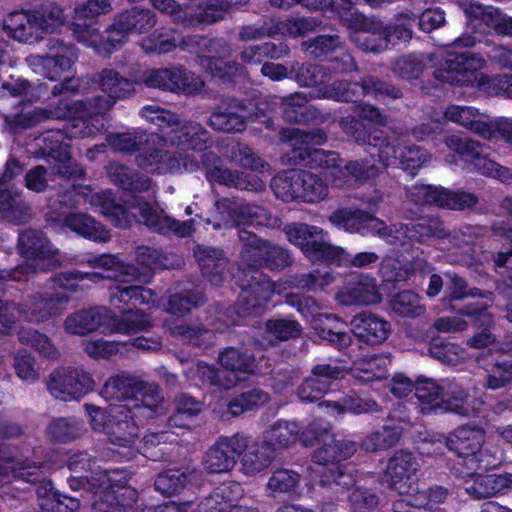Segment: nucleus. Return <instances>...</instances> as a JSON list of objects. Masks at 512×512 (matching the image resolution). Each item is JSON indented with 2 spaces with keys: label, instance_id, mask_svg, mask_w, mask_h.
<instances>
[{
  "label": "nucleus",
  "instance_id": "nucleus-9",
  "mask_svg": "<svg viewBox=\"0 0 512 512\" xmlns=\"http://www.w3.org/2000/svg\"><path fill=\"white\" fill-rule=\"evenodd\" d=\"M288 241L299 247L309 258L334 261L344 254V249L334 246L328 239V233L321 227L307 223H291L284 227Z\"/></svg>",
  "mask_w": 512,
  "mask_h": 512
},
{
  "label": "nucleus",
  "instance_id": "nucleus-8",
  "mask_svg": "<svg viewBox=\"0 0 512 512\" xmlns=\"http://www.w3.org/2000/svg\"><path fill=\"white\" fill-rule=\"evenodd\" d=\"M269 109L270 104L267 100L259 102L255 107L233 101L225 107L215 109L210 115L208 124L214 130L226 133L244 131L248 121H259L272 129L273 121L267 117Z\"/></svg>",
  "mask_w": 512,
  "mask_h": 512
},
{
  "label": "nucleus",
  "instance_id": "nucleus-55",
  "mask_svg": "<svg viewBox=\"0 0 512 512\" xmlns=\"http://www.w3.org/2000/svg\"><path fill=\"white\" fill-rule=\"evenodd\" d=\"M290 71L294 74V79L306 87L323 85L330 79V70L323 65L292 62Z\"/></svg>",
  "mask_w": 512,
  "mask_h": 512
},
{
  "label": "nucleus",
  "instance_id": "nucleus-47",
  "mask_svg": "<svg viewBox=\"0 0 512 512\" xmlns=\"http://www.w3.org/2000/svg\"><path fill=\"white\" fill-rule=\"evenodd\" d=\"M289 53L290 49L285 43L264 42L244 47L239 53V58L245 64H263L265 59L280 60Z\"/></svg>",
  "mask_w": 512,
  "mask_h": 512
},
{
  "label": "nucleus",
  "instance_id": "nucleus-61",
  "mask_svg": "<svg viewBox=\"0 0 512 512\" xmlns=\"http://www.w3.org/2000/svg\"><path fill=\"white\" fill-rule=\"evenodd\" d=\"M270 400L269 394L259 388H254L245 391L232 399L228 404V413L236 417L246 411L257 409L260 406L268 403Z\"/></svg>",
  "mask_w": 512,
  "mask_h": 512
},
{
  "label": "nucleus",
  "instance_id": "nucleus-62",
  "mask_svg": "<svg viewBox=\"0 0 512 512\" xmlns=\"http://www.w3.org/2000/svg\"><path fill=\"white\" fill-rule=\"evenodd\" d=\"M401 437L399 426L385 425L371 433L362 442V448L367 452H377L395 446Z\"/></svg>",
  "mask_w": 512,
  "mask_h": 512
},
{
  "label": "nucleus",
  "instance_id": "nucleus-5",
  "mask_svg": "<svg viewBox=\"0 0 512 512\" xmlns=\"http://www.w3.org/2000/svg\"><path fill=\"white\" fill-rule=\"evenodd\" d=\"M94 82L104 96H97L89 102L77 101L75 104L77 111H83L91 120L95 121L111 109L116 101L133 96L139 79H130L122 76L113 68H104L94 76ZM100 120L102 121L101 118Z\"/></svg>",
  "mask_w": 512,
  "mask_h": 512
},
{
  "label": "nucleus",
  "instance_id": "nucleus-19",
  "mask_svg": "<svg viewBox=\"0 0 512 512\" xmlns=\"http://www.w3.org/2000/svg\"><path fill=\"white\" fill-rule=\"evenodd\" d=\"M134 214L138 221L162 235L187 237L192 233V220L179 221L161 209L152 207L147 202L139 203Z\"/></svg>",
  "mask_w": 512,
  "mask_h": 512
},
{
  "label": "nucleus",
  "instance_id": "nucleus-16",
  "mask_svg": "<svg viewBox=\"0 0 512 512\" xmlns=\"http://www.w3.org/2000/svg\"><path fill=\"white\" fill-rule=\"evenodd\" d=\"M248 437L236 433L221 436L206 451L202 464L208 473H227L234 469L237 460L247 448Z\"/></svg>",
  "mask_w": 512,
  "mask_h": 512
},
{
  "label": "nucleus",
  "instance_id": "nucleus-33",
  "mask_svg": "<svg viewBox=\"0 0 512 512\" xmlns=\"http://www.w3.org/2000/svg\"><path fill=\"white\" fill-rule=\"evenodd\" d=\"M141 379L127 372H119L110 376L104 383L101 395L107 401L130 403L137 394Z\"/></svg>",
  "mask_w": 512,
  "mask_h": 512
},
{
  "label": "nucleus",
  "instance_id": "nucleus-37",
  "mask_svg": "<svg viewBox=\"0 0 512 512\" xmlns=\"http://www.w3.org/2000/svg\"><path fill=\"white\" fill-rule=\"evenodd\" d=\"M275 454L263 440L249 445L240 455V471L247 476H255L266 470L274 461Z\"/></svg>",
  "mask_w": 512,
  "mask_h": 512
},
{
  "label": "nucleus",
  "instance_id": "nucleus-3",
  "mask_svg": "<svg viewBox=\"0 0 512 512\" xmlns=\"http://www.w3.org/2000/svg\"><path fill=\"white\" fill-rule=\"evenodd\" d=\"M65 21L61 7L49 4L37 10L14 11L4 20V30L14 39L33 44L54 33Z\"/></svg>",
  "mask_w": 512,
  "mask_h": 512
},
{
  "label": "nucleus",
  "instance_id": "nucleus-4",
  "mask_svg": "<svg viewBox=\"0 0 512 512\" xmlns=\"http://www.w3.org/2000/svg\"><path fill=\"white\" fill-rule=\"evenodd\" d=\"M64 113L66 117H72L75 114L78 118L64 129L48 132L44 137V142L50 154L53 156L58 155L62 162L68 161L69 163V165L59 167L56 173L66 177H81L84 174V170L78 165L72 167L68 153L69 144L66 140L94 137L101 131L104 124L100 119L91 120L83 111H77L75 103L73 107L68 108L67 112Z\"/></svg>",
  "mask_w": 512,
  "mask_h": 512
},
{
  "label": "nucleus",
  "instance_id": "nucleus-35",
  "mask_svg": "<svg viewBox=\"0 0 512 512\" xmlns=\"http://www.w3.org/2000/svg\"><path fill=\"white\" fill-rule=\"evenodd\" d=\"M32 218L28 203L21 199V193L13 189L0 190V219L14 225H23Z\"/></svg>",
  "mask_w": 512,
  "mask_h": 512
},
{
  "label": "nucleus",
  "instance_id": "nucleus-13",
  "mask_svg": "<svg viewBox=\"0 0 512 512\" xmlns=\"http://www.w3.org/2000/svg\"><path fill=\"white\" fill-rule=\"evenodd\" d=\"M157 15L149 8L134 6L118 13L107 30V50H114L124 44L130 34L147 33L157 24Z\"/></svg>",
  "mask_w": 512,
  "mask_h": 512
},
{
  "label": "nucleus",
  "instance_id": "nucleus-59",
  "mask_svg": "<svg viewBox=\"0 0 512 512\" xmlns=\"http://www.w3.org/2000/svg\"><path fill=\"white\" fill-rule=\"evenodd\" d=\"M301 170H288L277 174L271 181V188L277 198L283 201L298 199Z\"/></svg>",
  "mask_w": 512,
  "mask_h": 512
},
{
  "label": "nucleus",
  "instance_id": "nucleus-23",
  "mask_svg": "<svg viewBox=\"0 0 512 512\" xmlns=\"http://www.w3.org/2000/svg\"><path fill=\"white\" fill-rule=\"evenodd\" d=\"M433 414L454 413L470 417L477 413L478 408L472 403L469 394L456 381L442 380L441 400L429 408Z\"/></svg>",
  "mask_w": 512,
  "mask_h": 512
},
{
  "label": "nucleus",
  "instance_id": "nucleus-30",
  "mask_svg": "<svg viewBox=\"0 0 512 512\" xmlns=\"http://www.w3.org/2000/svg\"><path fill=\"white\" fill-rule=\"evenodd\" d=\"M511 489V473L476 475L465 486L466 493L475 500L490 498Z\"/></svg>",
  "mask_w": 512,
  "mask_h": 512
},
{
  "label": "nucleus",
  "instance_id": "nucleus-63",
  "mask_svg": "<svg viewBox=\"0 0 512 512\" xmlns=\"http://www.w3.org/2000/svg\"><path fill=\"white\" fill-rule=\"evenodd\" d=\"M170 333L181 342L197 347L207 346L214 339L213 332L202 325H176L170 328Z\"/></svg>",
  "mask_w": 512,
  "mask_h": 512
},
{
  "label": "nucleus",
  "instance_id": "nucleus-49",
  "mask_svg": "<svg viewBox=\"0 0 512 512\" xmlns=\"http://www.w3.org/2000/svg\"><path fill=\"white\" fill-rule=\"evenodd\" d=\"M444 117L455 122L485 139L489 136L488 122L472 107L449 106L444 112Z\"/></svg>",
  "mask_w": 512,
  "mask_h": 512
},
{
  "label": "nucleus",
  "instance_id": "nucleus-15",
  "mask_svg": "<svg viewBox=\"0 0 512 512\" xmlns=\"http://www.w3.org/2000/svg\"><path fill=\"white\" fill-rule=\"evenodd\" d=\"M47 389L56 399L77 400L94 387L92 376L83 369L62 367L54 370L47 380Z\"/></svg>",
  "mask_w": 512,
  "mask_h": 512
},
{
  "label": "nucleus",
  "instance_id": "nucleus-29",
  "mask_svg": "<svg viewBox=\"0 0 512 512\" xmlns=\"http://www.w3.org/2000/svg\"><path fill=\"white\" fill-rule=\"evenodd\" d=\"M298 439L306 445L308 444L307 434L304 431L302 432L298 422L278 420L264 432L263 441L275 454L276 450L288 448L296 443Z\"/></svg>",
  "mask_w": 512,
  "mask_h": 512
},
{
  "label": "nucleus",
  "instance_id": "nucleus-46",
  "mask_svg": "<svg viewBox=\"0 0 512 512\" xmlns=\"http://www.w3.org/2000/svg\"><path fill=\"white\" fill-rule=\"evenodd\" d=\"M174 412L169 417L171 427L190 429L202 410V404L192 396L182 393L174 398Z\"/></svg>",
  "mask_w": 512,
  "mask_h": 512
},
{
  "label": "nucleus",
  "instance_id": "nucleus-22",
  "mask_svg": "<svg viewBox=\"0 0 512 512\" xmlns=\"http://www.w3.org/2000/svg\"><path fill=\"white\" fill-rule=\"evenodd\" d=\"M336 300L344 306L373 305L382 300L375 278L360 274L350 278L337 293Z\"/></svg>",
  "mask_w": 512,
  "mask_h": 512
},
{
  "label": "nucleus",
  "instance_id": "nucleus-28",
  "mask_svg": "<svg viewBox=\"0 0 512 512\" xmlns=\"http://www.w3.org/2000/svg\"><path fill=\"white\" fill-rule=\"evenodd\" d=\"M273 99L280 100L283 117L289 122L307 123L316 120L320 115L315 107L308 105L310 98L305 93L295 92L284 98L274 97ZM267 102L270 104V109L267 112V117H269V113L275 110L277 102Z\"/></svg>",
  "mask_w": 512,
  "mask_h": 512
},
{
  "label": "nucleus",
  "instance_id": "nucleus-38",
  "mask_svg": "<svg viewBox=\"0 0 512 512\" xmlns=\"http://www.w3.org/2000/svg\"><path fill=\"white\" fill-rule=\"evenodd\" d=\"M312 454V461L321 466L333 465L350 458L357 450V444L350 440H336L328 436L327 440Z\"/></svg>",
  "mask_w": 512,
  "mask_h": 512
},
{
  "label": "nucleus",
  "instance_id": "nucleus-11",
  "mask_svg": "<svg viewBox=\"0 0 512 512\" xmlns=\"http://www.w3.org/2000/svg\"><path fill=\"white\" fill-rule=\"evenodd\" d=\"M139 84L177 94H194L203 87L199 77L180 65L147 69L142 72Z\"/></svg>",
  "mask_w": 512,
  "mask_h": 512
},
{
  "label": "nucleus",
  "instance_id": "nucleus-7",
  "mask_svg": "<svg viewBox=\"0 0 512 512\" xmlns=\"http://www.w3.org/2000/svg\"><path fill=\"white\" fill-rule=\"evenodd\" d=\"M280 135L283 141L292 142L291 159L295 164L330 172L337 162L341 161L336 152L309 147V145H322L326 142L327 134L322 129L309 131L296 128L283 129Z\"/></svg>",
  "mask_w": 512,
  "mask_h": 512
},
{
  "label": "nucleus",
  "instance_id": "nucleus-25",
  "mask_svg": "<svg viewBox=\"0 0 512 512\" xmlns=\"http://www.w3.org/2000/svg\"><path fill=\"white\" fill-rule=\"evenodd\" d=\"M171 133L162 142L181 151L203 152L208 147L209 132L194 121L179 120V125L171 128Z\"/></svg>",
  "mask_w": 512,
  "mask_h": 512
},
{
  "label": "nucleus",
  "instance_id": "nucleus-56",
  "mask_svg": "<svg viewBox=\"0 0 512 512\" xmlns=\"http://www.w3.org/2000/svg\"><path fill=\"white\" fill-rule=\"evenodd\" d=\"M49 118H66V114L62 113L60 109L47 110V109H34L25 110L20 113L9 114L5 116L7 125L15 130L27 129L37 123Z\"/></svg>",
  "mask_w": 512,
  "mask_h": 512
},
{
  "label": "nucleus",
  "instance_id": "nucleus-6",
  "mask_svg": "<svg viewBox=\"0 0 512 512\" xmlns=\"http://www.w3.org/2000/svg\"><path fill=\"white\" fill-rule=\"evenodd\" d=\"M71 481H78L83 488L99 494L100 501L105 493L120 497V486H128L126 476L119 470H102L87 453H77L68 462Z\"/></svg>",
  "mask_w": 512,
  "mask_h": 512
},
{
  "label": "nucleus",
  "instance_id": "nucleus-53",
  "mask_svg": "<svg viewBox=\"0 0 512 512\" xmlns=\"http://www.w3.org/2000/svg\"><path fill=\"white\" fill-rule=\"evenodd\" d=\"M42 475V465L31 463H17L6 460L0 463V485L10 483L12 480H22L27 483H36Z\"/></svg>",
  "mask_w": 512,
  "mask_h": 512
},
{
  "label": "nucleus",
  "instance_id": "nucleus-51",
  "mask_svg": "<svg viewBox=\"0 0 512 512\" xmlns=\"http://www.w3.org/2000/svg\"><path fill=\"white\" fill-rule=\"evenodd\" d=\"M369 220V212L360 209L341 208L329 216L332 225L342 228L349 233L367 235L366 222Z\"/></svg>",
  "mask_w": 512,
  "mask_h": 512
},
{
  "label": "nucleus",
  "instance_id": "nucleus-34",
  "mask_svg": "<svg viewBox=\"0 0 512 512\" xmlns=\"http://www.w3.org/2000/svg\"><path fill=\"white\" fill-rule=\"evenodd\" d=\"M383 33L382 21L365 19L350 38L364 52L381 53L388 49V40Z\"/></svg>",
  "mask_w": 512,
  "mask_h": 512
},
{
  "label": "nucleus",
  "instance_id": "nucleus-18",
  "mask_svg": "<svg viewBox=\"0 0 512 512\" xmlns=\"http://www.w3.org/2000/svg\"><path fill=\"white\" fill-rule=\"evenodd\" d=\"M420 463L411 452L396 451L388 460L385 469V481L399 494L409 493L417 482Z\"/></svg>",
  "mask_w": 512,
  "mask_h": 512
},
{
  "label": "nucleus",
  "instance_id": "nucleus-24",
  "mask_svg": "<svg viewBox=\"0 0 512 512\" xmlns=\"http://www.w3.org/2000/svg\"><path fill=\"white\" fill-rule=\"evenodd\" d=\"M92 268H100L107 272L103 275L99 272H82L83 281L89 280L93 283H99L104 279H113L120 282H130L140 275L138 268L133 265L125 264L115 255H98L87 258L83 261Z\"/></svg>",
  "mask_w": 512,
  "mask_h": 512
},
{
  "label": "nucleus",
  "instance_id": "nucleus-1",
  "mask_svg": "<svg viewBox=\"0 0 512 512\" xmlns=\"http://www.w3.org/2000/svg\"><path fill=\"white\" fill-rule=\"evenodd\" d=\"M238 238L241 244L240 265L247 267L249 271L239 268L235 275L242 288L236 303V311L240 317H248L262 312L264 305L274 293V285L258 272V269L263 267L267 241L245 229L239 230Z\"/></svg>",
  "mask_w": 512,
  "mask_h": 512
},
{
  "label": "nucleus",
  "instance_id": "nucleus-20",
  "mask_svg": "<svg viewBox=\"0 0 512 512\" xmlns=\"http://www.w3.org/2000/svg\"><path fill=\"white\" fill-rule=\"evenodd\" d=\"M485 432L481 428L462 426L448 435V450L455 452L459 457L469 460L470 469H476L483 458L482 445Z\"/></svg>",
  "mask_w": 512,
  "mask_h": 512
},
{
  "label": "nucleus",
  "instance_id": "nucleus-32",
  "mask_svg": "<svg viewBox=\"0 0 512 512\" xmlns=\"http://www.w3.org/2000/svg\"><path fill=\"white\" fill-rule=\"evenodd\" d=\"M351 324L354 335L371 345L384 342L390 332V324L387 321L368 312L356 315Z\"/></svg>",
  "mask_w": 512,
  "mask_h": 512
},
{
  "label": "nucleus",
  "instance_id": "nucleus-60",
  "mask_svg": "<svg viewBox=\"0 0 512 512\" xmlns=\"http://www.w3.org/2000/svg\"><path fill=\"white\" fill-rule=\"evenodd\" d=\"M85 432L83 421L76 418H57L47 427L48 436L57 442H68Z\"/></svg>",
  "mask_w": 512,
  "mask_h": 512
},
{
  "label": "nucleus",
  "instance_id": "nucleus-2",
  "mask_svg": "<svg viewBox=\"0 0 512 512\" xmlns=\"http://www.w3.org/2000/svg\"><path fill=\"white\" fill-rule=\"evenodd\" d=\"M91 429L103 434L108 442L116 447L121 457L130 460L137 453V443L140 438V429L137 421L128 406L123 404L111 405L102 408L94 404H84Z\"/></svg>",
  "mask_w": 512,
  "mask_h": 512
},
{
  "label": "nucleus",
  "instance_id": "nucleus-27",
  "mask_svg": "<svg viewBox=\"0 0 512 512\" xmlns=\"http://www.w3.org/2000/svg\"><path fill=\"white\" fill-rule=\"evenodd\" d=\"M163 145H168V143L149 144L146 145L147 147L141 148V152L136 157L137 164L141 168L159 174L179 171L181 168L180 158L176 153L158 147Z\"/></svg>",
  "mask_w": 512,
  "mask_h": 512
},
{
  "label": "nucleus",
  "instance_id": "nucleus-50",
  "mask_svg": "<svg viewBox=\"0 0 512 512\" xmlns=\"http://www.w3.org/2000/svg\"><path fill=\"white\" fill-rule=\"evenodd\" d=\"M397 233L418 242L424 241L427 237L442 238L446 235L442 222L436 217H421L416 222L403 224Z\"/></svg>",
  "mask_w": 512,
  "mask_h": 512
},
{
  "label": "nucleus",
  "instance_id": "nucleus-52",
  "mask_svg": "<svg viewBox=\"0 0 512 512\" xmlns=\"http://www.w3.org/2000/svg\"><path fill=\"white\" fill-rule=\"evenodd\" d=\"M140 47L146 54H166L178 47L176 30L170 27L155 29L149 36L144 37Z\"/></svg>",
  "mask_w": 512,
  "mask_h": 512
},
{
  "label": "nucleus",
  "instance_id": "nucleus-39",
  "mask_svg": "<svg viewBox=\"0 0 512 512\" xmlns=\"http://www.w3.org/2000/svg\"><path fill=\"white\" fill-rule=\"evenodd\" d=\"M109 179L121 189L131 192H144L152 187L151 180L129 167L118 162H111L106 166Z\"/></svg>",
  "mask_w": 512,
  "mask_h": 512
},
{
  "label": "nucleus",
  "instance_id": "nucleus-17",
  "mask_svg": "<svg viewBox=\"0 0 512 512\" xmlns=\"http://www.w3.org/2000/svg\"><path fill=\"white\" fill-rule=\"evenodd\" d=\"M486 65V60L476 53L449 54L441 63V67L435 71V78L442 82L462 81L458 76L465 77L464 82L478 87L477 78L483 73H478Z\"/></svg>",
  "mask_w": 512,
  "mask_h": 512
},
{
  "label": "nucleus",
  "instance_id": "nucleus-10",
  "mask_svg": "<svg viewBox=\"0 0 512 512\" xmlns=\"http://www.w3.org/2000/svg\"><path fill=\"white\" fill-rule=\"evenodd\" d=\"M215 208L219 221L213 223L214 229L245 224L277 228L281 224L280 219L267 209L241 201L221 199L215 203Z\"/></svg>",
  "mask_w": 512,
  "mask_h": 512
},
{
  "label": "nucleus",
  "instance_id": "nucleus-48",
  "mask_svg": "<svg viewBox=\"0 0 512 512\" xmlns=\"http://www.w3.org/2000/svg\"><path fill=\"white\" fill-rule=\"evenodd\" d=\"M462 7L474 30L481 34H485L491 29L495 30L501 14L498 9L468 1L463 2Z\"/></svg>",
  "mask_w": 512,
  "mask_h": 512
},
{
  "label": "nucleus",
  "instance_id": "nucleus-40",
  "mask_svg": "<svg viewBox=\"0 0 512 512\" xmlns=\"http://www.w3.org/2000/svg\"><path fill=\"white\" fill-rule=\"evenodd\" d=\"M389 364L390 358L386 355L366 356L353 363L351 374L363 384L383 380L387 377Z\"/></svg>",
  "mask_w": 512,
  "mask_h": 512
},
{
  "label": "nucleus",
  "instance_id": "nucleus-42",
  "mask_svg": "<svg viewBox=\"0 0 512 512\" xmlns=\"http://www.w3.org/2000/svg\"><path fill=\"white\" fill-rule=\"evenodd\" d=\"M87 201L99 209L107 219L119 228H126L130 225L129 212L120 204L116 203L110 191L92 193Z\"/></svg>",
  "mask_w": 512,
  "mask_h": 512
},
{
  "label": "nucleus",
  "instance_id": "nucleus-14",
  "mask_svg": "<svg viewBox=\"0 0 512 512\" xmlns=\"http://www.w3.org/2000/svg\"><path fill=\"white\" fill-rule=\"evenodd\" d=\"M47 55H30L26 58L29 67L37 74L56 81L69 71L78 58L77 49L60 39H51L47 44Z\"/></svg>",
  "mask_w": 512,
  "mask_h": 512
},
{
  "label": "nucleus",
  "instance_id": "nucleus-41",
  "mask_svg": "<svg viewBox=\"0 0 512 512\" xmlns=\"http://www.w3.org/2000/svg\"><path fill=\"white\" fill-rule=\"evenodd\" d=\"M20 254L26 258L47 259L56 253L48 238L37 230L22 231L18 237Z\"/></svg>",
  "mask_w": 512,
  "mask_h": 512
},
{
  "label": "nucleus",
  "instance_id": "nucleus-26",
  "mask_svg": "<svg viewBox=\"0 0 512 512\" xmlns=\"http://www.w3.org/2000/svg\"><path fill=\"white\" fill-rule=\"evenodd\" d=\"M164 396L161 388L153 382L141 381L137 394L128 406L131 413L140 419H151L163 411Z\"/></svg>",
  "mask_w": 512,
  "mask_h": 512
},
{
  "label": "nucleus",
  "instance_id": "nucleus-57",
  "mask_svg": "<svg viewBox=\"0 0 512 512\" xmlns=\"http://www.w3.org/2000/svg\"><path fill=\"white\" fill-rule=\"evenodd\" d=\"M107 141L114 151L129 153L140 150L143 145L161 143L162 137L155 133L139 135L121 133L108 136Z\"/></svg>",
  "mask_w": 512,
  "mask_h": 512
},
{
  "label": "nucleus",
  "instance_id": "nucleus-12",
  "mask_svg": "<svg viewBox=\"0 0 512 512\" xmlns=\"http://www.w3.org/2000/svg\"><path fill=\"white\" fill-rule=\"evenodd\" d=\"M45 287V291L28 294L18 304V313L24 320L35 324L45 323L66 310L70 302L69 295L50 291L52 289L47 284Z\"/></svg>",
  "mask_w": 512,
  "mask_h": 512
},
{
  "label": "nucleus",
  "instance_id": "nucleus-44",
  "mask_svg": "<svg viewBox=\"0 0 512 512\" xmlns=\"http://www.w3.org/2000/svg\"><path fill=\"white\" fill-rule=\"evenodd\" d=\"M63 225L92 241L107 242L110 240L108 231L85 213H69L64 217Z\"/></svg>",
  "mask_w": 512,
  "mask_h": 512
},
{
  "label": "nucleus",
  "instance_id": "nucleus-36",
  "mask_svg": "<svg viewBox=\"0 0 512 512\" xmlns=\"http://www.w3.org/2000/svg\"><path fill=\"white\" fill-rule=\"evenodd\" d=\"M195 257L203 276L211 284L219 286L225 279L228 264L223 251L212 247H198L195 250Z\"/></svg>",
  "mask_w": 512,
  "mask_h": 512
},
{
  "label": "nucleus",
  "instance_id": "nucleus-43",
  "mask_svg": "<svg viewBox=\"0 0 512 512\" xmlns=\"http://www.w3.org/2000/svg\"><path fill=\"white\" fill-rule=\"evenodd\" d=\"M431 270L432 267L424 259L419 258L402 266L397 260L388 258L383 260L380 267L382 277L390 282L408 281L417 273L425 274Z\"/></svg>",
  "mask_w": 512,
  "mask_h": 512
},
{
  "label": "nucleus",
  "instance_id": "nucleus-54",
  "mask_svg": "<svg viewBox=\"0 0 512 512\" xmlns=\"http://www.w3.org/2000/svg\"><path fill=\"white\" fill-rule=\"evenodd\" d=\"M120 497L105 493L100 501H95L93 507L97 512H134V504L138 493L131 486H120Z\"/></svg>",
  "mask_w": 512,
  "mask_h": 512
},
{
  "label": "nucleus",
  "instance_id": "nucleus-31",
  "mask_svg": "<svg viewBox=\"0 0 512 512\" xmlns=\"http://www.w3.org/2000/svg\"><path fill=\"white\" fill-rule=\"evenodd\" d=\"M110 317V312L103 307L83 309L69 314L63 325L68 333L82 336L106 324Z\"/></svg>",
  "mask_w": 512,
  "mask_h": 512
},
{
  "label": "nucleus",
  "instance_id": "nucleus-45",
  "mask_svg": "<svg viewBox=\"0 0 512 512\" xmlns=\"http://www.w3.org/2000/svg\"><path fill=\"white\" fill-rule=\"evenodd\" d=\"M221 366L230 371V375L253 374L256 370V360L253 354L244 348L228 347L219 353Z\"/></svg>",
  "mask_w": 512,
  "mask_h": 512
},
{
  "label": "nucleus",
  "instance_id": "nucleus-58",
  "mask_svg": "<svg viewBox=\"0 0 512 512\" xmlns=\"http://www.w3.org/2000/svg\"><path fill=\"white\" fill-rule=\"evenodd\" d=\"M300 475L289 469H276L266 484L268 497L278 498L293 492L298 486Z\"/></svg>",
  "mask_w": 512,
  "mask_h": 512
},
{
  "label": "nucleus",
  "instance_id": "nucleus-64",
  "mask_svg": "<svg viewBox=\"0 0 512 512\" xmlns=\"http://www.w3.org/2000/svg\"><path fill=\"white\" fill-rule=\"evenodd\" d=\"M328 195V186L317 175L301 170L300 191L298 199L308 203H316Z\"/></svg>",
  "mask_w": 512,
  "mask_h": 512
},
{
  "label": "nucleus",
  "instance_id": "nucleus-21",
  "mask_svg": "<svg viewBox=\"0 0 512 512\" xmlns=\"http://www.w3.org/2000/svg\"><path fill=\"white\" fill-rule=\"evenodd\" d=\"M445 142L449 149L470 160L483 175L498 178L501 181L508 178V170L488 159L484 154L482 145L478 142L455 135L447 137Z\"/></svg>",
  "mask_w": 512,
  "mask_h": 512
}]
</instances>
